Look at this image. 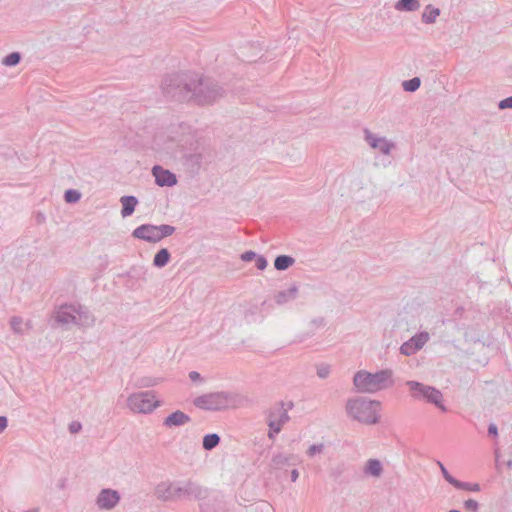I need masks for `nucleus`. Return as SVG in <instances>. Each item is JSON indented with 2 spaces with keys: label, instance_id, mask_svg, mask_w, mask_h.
<instances>
[{
  "label": "nucleus",
  "instance_id": "a878e982",
  "mask_svg": "<svg viewBox=\"0 0 512 512\" xmlns=\"http://www.w3.org/2000/svg\"><path fill=\"white\" fill-rule=\"evenodd\" d=\"M295 263V259L290 255H278L274 260V267L278 271L287 270Z\"/></svg>",
  "mask_w": 512,
  "mask_h": 512
},
{
  "label": "nucleus",
  "instance_id": "a211bd4d",
  "mask_svg": "<svg viewBox=\"0 0 512 512\" xmlns=\"http://www.w3.org/2000/svg\"><path fill=\"white\" fill-rule=\"evenodd\" d=\"M191 421V417L181 410H176L169 414L163 421V425L167 428L180 427Z\"/></svg>",
  "mask_w": 512,
  "mask_h": 512
},
{
  "label": "nucleus",
  "instance_id": "72a5a7b5",
  "mask_svg": "<svg viewBox=\"0 0 512 512\" xmlns=\"http://www.w3.org/2000/svg\"><path fill=\"white\" fill-rule=\"evenodd\" d=\"M440 470H441V473L444 477V479L449 483L451 484L452 486H454L456 483H457V480L455 477H453L449 472L448 470L446 469V467L443 465V463H441L440 461L437 462Z\"/></svg>",
  "mask_w": 512,
  "mask_h": 512
},
{
  "label": "nucleus",
  "instance_id": "4c0bfd02",
  "mask_svg": "<svg viewBox=\"0 0 512 512\" xmlns=\"http://www.w3.org/2000/svg\"><path fill=\"white\" fill-rule=\"evenodd\" d=\"M254 260L255 266L259 270H264L268 265L267 259L263 255L257 254V257H255Z\"/></svg>",
  "mask_w": 512,
  "mask_h": 512
},
{
  "label": "nucleus",
  "instance_id": "2eb2a0df",
  "mask_svg": "<svg viewBox=\"0 0 512 512\" xmlns=\"http://www.w3.org/2000/svg\"><path fill=\"white\" fill-rule=\"evenodd\" d=\"M365 140L373 149L379 150L382 154L388 155L391 152L393 144L388 142L384 137H378L368 129H364Z\"/></svg>",
  "mask_w": 512,
  "mask_h": 512
},
{
  "label": "nucleus",
  "instance_id": "423d86ee",
  "mask_svg": "<svg viewBox=\"0 0 512 512\" xmlns=\"http://www.w3.org/2000/svg\"><path fill=\"white\" fill-rule=\"evenodd\" d=\"M405 385L408 387L413 400L432 404L442 412H447L448 409L444 405L443 393L436 387L415 380H409Z\"/></svg>",
  "mask_w": 512,
  "mask_h": 512
},
{
  "label": "nucleus",
  "instance_id": "3c124183",
  "mask_svg": "<svg viewBox=\"0 0 512 512\" xmlns=\"http://www.w3.org/2000/svg\"><path fill=\"white\" fill-rule=\"evenodd\" d=\"M24 512H39V509L38 508H34V509H30V510H27V511H24Z\"/></svg>",
  "mask_w": 512,
  "mask_h": 512
},
{
  "label": "nucleus",
  "instance_id": "f8f14e48",
  "mask_svg": "<svg viewBox=\"0 0 512 512\" xmlns=\"http://www.w3.org/2000/svg\"><path fill=\"white\" fill-rule=\"evenodd\" d=\"M294 407L292 401L284 402L280 401L276 403L268 412V420L278 422L280 425H284L290 420L288 411Z\"/></svg>",
  "mask_w": 512,
  "mask_h": 512
},
{
  "label": "nucleus",
  "instance_id": "49530a36",
  "mask_svg": "<svg viewBox=\"0 0 512 512\" xmlns=\"http://www.w3.org/2000/svg\"><path fill=\"white\" fill-rule=\"evenodd\" d=\"M189 378L192 380V381H197V380H200L201 379V375L200 373H198L197 371H191L189 373Z\"/></svg>",
  "mask_w": 512,
  "mask_h": 512
},
{
  "label": "nucleus",
  "instance_id": "ddd939ff",
  "mask_svg": "<svg viewBox=\"0 0 512 512\" xmlns=\"http://www.w3.org/2000/svg\"><path fill=\"white\" fill-rule=\"evenodd\" d=\"M152 175L155 178V183L159 187H172L177 184L176 175L170 170L164 169L160 165L153 166Z\"/></svg>",
  "mask_w": 512,
  "mask_h": 512
},
{
  "label": "nucleus",
  "instance_id": "dca6fc26",
  "mask_svg": "<svg viewBox=\"0 0 512 512\" xmlns=\"http://www.w3.org/2000/svg\"><path fill=\"white\" fill-rule=\"evenodd\" d=\"M175 481H162L155 487V496L163 502H174L175 498Z\"/></svg>",
  "mask_w": 512,
  "mask_h": 512
},
{
  "label": "nucleus",
  "instance_id": "aec40b11",
  "mask_svg": "<svg viewBox=\"0 0 512 512\" xmlns=\"http://www.w3.org/2000/svg\"><path fill=\"white\" fill-rule=\"evenodd\" d=\"M297 294H298V287L296 285H293L286 290L279 291L275 295V302L278 305H283L285 303H288V302L294 300L297 297Z\"/></svg>",
  "mask_w": 512,
  "mask_h": 512
},
{
  "label": "nucleus",
  "instance_id": "4468645a",
  "mask_svg": "<svg viewBox=\"0 0 512 512\" xmlns=\"http://www.w3.org/2000/svg\"><path fill=\"white\" fill-rule=\"evenodd\" d=\"M77 304H63L55 311V321L60 325L74 324L76 322Z\"/></svg>",
  "mask_w": 512,
  "mask_h": 512
},
{
  "label": "nucleus",
  "instance_id": "09e8293b",
  "mask_svg": "<svg viewBox=\"0 0 512 512\" xmlns=\"http://www.w3.org/2000/svg\"><path fill=\"white\" fill-rule=\"evenodd\" d=\"M298 477H299V472H298V470H297V469H293V470L291 471V481H292V482H295V481L298 479Z\"/></svg>",
  "mask_w": 512,
  "mask_h": 512
},
{
  "label": "nucleus",
  "instance_id": "c756f323",
  "mask_svg": "<svg viewBox=\"0 0 512 512\" xmlns=\"http://www.w3.org/2000/svg\"><path fill=\"white\" fill-rule=\"evenodd\" d=\"M456 489L464 490V491H471V492H479L480 491V485L478 483H471V482H464L457 480V483L454 485Z\"/></svg>",
  "mask_w": 512,
  "mask_h": 512
},
{
  "label": "nucleus",
  "instance_id": "f3484780",
  "mask_svg": "<svg viewBox=\"0 0 512 512\" xmlns=\"http://www.w3.org/2000/svg\"><path fill=\"white\" fill-rule=\"evenodd\" d=\"M76 311L75 325L85 329L90 328L95 324L96 319L87 307L77 304Z\"/></svg>",
  "mask_w": 512,
  "mask_h": 512
},
{
  "label": "nucleus",
  "instance_id": "a19ab883",
  "mask_svg": "<svg viewBox=\"0 0 512 512\" xmlns=\"http://www.w3.org/2000/svg\"><path fill=\"white\" fill-rule=\"evenodd\" d=\"M255 257H257V253L252 250L245 251L240 255V259L243 262H250L254 260Z\"/></svg>",
  "mask_w": 512,
  "mask_h": 512
},
{
  "label": "nucleus",
  "instance_id": "2f4dec72",
  "mask_svg": "<svg viewBox=\"0 0 512 512\" xmlns=\"http://www.w3.org/2000/svg\"><path fill=\"white\" fill-rule=\"evenodd\" d=\"M80 198L81 193L76 189H68L64 193V200L69 204L78 202Z\"/></svg>",
  "mask_w": 512,
  "mask_h": 512
},
{
  "label": "nucleus",
  "instance_id": "58836bf2",
  "mask_svg": "<svg viewBox=\"0 0 512 512\" xmlns=\"http://www.w3.org/2000/svg\"><path fill=\"white\" fill-rule=\"evenodd\" d=\"M324 445L321 444H313L307 450V454L310 457L315 456L317 453H321L323 451Z\"/></svg>",
  "mask_w": 512,
  "mask_h": 512
},
{
  "label": "nucleus",
  "instance_id": "1a4fd4ad",
  "mask_svg": "<svg viewBox=\"0 0 512 512\" xmlns=\"http://www.w3.org/2000/svg\"><path fill=\"white\" fill-rule=\"evenodd\" d=\"M175 498L176 501L184 499L203 500L207 497L208 490L203 488L194 481H175Z\"/></svg>",
  "mask_w": 512,
  "mask_h": 512
},
{
  "label": "nucleus",
  "instance_id": "de8ad7c7",
  "mask_svg": "<svg viewBox=\"0 0 512 512\" xmlns=\"http://www.w3.org/2000/svg\"><path fill=\"white\" fill-rule=\"evenodd\" d=\"M201 512H213L206 502L200 504Z\"/></svg>",
  "mask_w": 512,
  "mask_h": 512
},
{
  "label": "nucleus",
  "instance_id": "6ab92c4d",
  "mask_svg": "<svg viewBox=\"0 0 512 512\" xmlns=\"http://www.w3.org/2000/svg\"><path fill=\"white\" fill-rule=\"evenodd\" d=\"M122 204L121 216L123 218L131 216L138 204V199L133 195H124L120 198Z\"/></svg>",
  "mask_w": 512,
  "mask_h": 512
},
{
  "label": "nucleus",
  "instance_id": "f704fd0d",
  "mask_svg": "<svg viewBox=\"0 0 512 512\" xmlns=\"http://www.w3.org/2000/svg\"><path fill=\"white\" fill-rule=\"evenodd\" d=\"M330 374V366L328 364H319L317 365V375L321 379H325Z\"/></svg>",
  "mask_w": 512,
  "mask_h": 512
},
{
  "label": "nucleus",
  "instance_id": "bb28decb",
  "mask_svg": "<svg viewBox=\"0 0 512 512\" xmlns=\"http://www.w3.org/2000/svg\"><path fill=\"white\" fill-rule=\"evenodd\" d=\"M219 443H220V436L216 433H210V434H206L203 437L202 445L205 450L210 451V450L214 449L216 446H218Z\"/></svg>",
  "mask_w": 512,
  "mask_h": 512
},
{
  "label": "nucleus",
  "instance_id": "c85d7f7f",
  "mask_svg": "<svg viewBox=\"0 0 512 512\" xmlns=\"http://www.w3.org/2000/svg\"><path fill=\"white\" fill-rule=\"evenodd\" d=\"M20 61L21 54L19 52H11L3 58L2 64L7 67H13L19 64Z\"/></svg>",
  "mask_w": 512,
  "mask_h": 512
},
{
  "label": "nucleus",
  "instance_id": "9b49d317",
  "mask_svg": "<svg viewBox=\"0 0 512 512\" xmlns=\"http://www.w3.org/2000/svg\"><path fill=\"white\" fill-rule=\"evenodd\" d=\"M120 499L121 497L117 490L104 488L96 498V505L99 509L111 510L118 505Z\"/></svg>",
  "mask_w": 512,
  "mask_h": 512
},
{
  "label": "nucleus",
  "instance_id": "4be33fe9",
  "mask_svg": "<svg viewBox=\"0 0 512 512\" xmlns=\"http://www.w3.org/2000/svg\"><path fill=\"white\" fill-rule=\"evenodd\" d=\"M441 11L439 8L433 6L432 4H428L425 6L423 13L421 15V21L424 24H433L436 22L437 17L440 15Z\"/></svg>",
  "mask_w": 512,
  "mask_h": 512
},
{
  "label": "nucleus",
  "instance_id": "79ce46f5",
  "mask_svg": "<svg viewBox=\"0 0 512 512\" xmlns=\"http://www.w3.org/2000/svg\"><path fill=\"white\" fill-rule=\"evenodd\" d=\"M82 428V425L80 422H76V421H73L70 425H69V431L71 433H78Z\"/></svg>",
  "mask_w": 512,
  "mask_h": 512
},
{
  "label": "nucleus",
  "instance_id": "f03ea898",
  "mask_svg": "<svg viewBox=\"0 0 512 512\" xmlns=\"http://www.w3.org/2000/svg\"><path fill=\"white\" fill-rule=\"evenodd\" d=\"M162 90L168 98L199 105L213 103L224 94V89L214 80L189 71L168 75L163 80Z\"/></svg>",
  "mask_w": 512,
  "mask_h": 512
},
{
  "label": "nucleus",
  "instance_id": "8fccbe9b",
  "mask_svg": "<svg viewBox=\"0 0 512 512\" xmlns=\"http://www.w3.org/2000/svg\"><path fill=\"white\" fill-rule=\"evenodd\" d=\"M313 323L317 324V325H322L323 324V319H319V320H313Z\"/></svg>",
  "mask_w": 512,
  "mask_h": 512
},
{
  "label": "nucleus",
  "instance_id": "ea45409f",
  "mask_svg": "<svg viewBox=\"0 0 512 512\" xmlns=\"http://www.w3.org/2000/svg\"><path fill=\"white\" fill-rule=\"evenodd\" d=\"M498 108L500 110L512 109V95L500 100L498 103Z\"/></svg>",
  "mask_w": 512,
  "mask_h": 512
},
{
  "label": "nucleus",
  "instance_id": "b1692460",
  "mask_svg": "<svg viewBox=\"0 0 512 512\" xmlns=\"http://www.w3.org/2000/svg\"><path fill=\"white\" fill-rule=\"evenodd\" d=\"M394 7L397 11L414 12L419 9L420 2L418 0H398Z\"/></svg>",
  "mask_w": 512,
  "mask_h": 512
},
{
  "label": "nucleus",
  "instance_id": "7ed1b4c3",
  "mask_svg": "<svg viewBox=\"0 0 512 512\" xmlns=\"http://www.w3.org/2000/svg\"><path fill=\"white\" fill-rule=\"evenodd\" d=\"M353 384L360 393H376L394 385L393 371L382 369L375 373L359 370L354 374Z\"/></svg>",
  "mask_w": 512,
  "mask_h": 512
},
{
  "label": "nucleus",
  "instance_id": "f257e3e1",
  "mask_svg": "<svg viewBox=\"0 0 512 512\" xmlns=\"http://www.w3.org/2000/svg\"><path fill=\"white\" fill-rule=\"evenodd\" d=\"M162 90L168 98L199 105L213 103L224 94V89L214 80L189 71L168 75L163 80Z\"/></svg>",
  "mask_w": 512,
  "mask_h": 512
},
{
  "label": "nucleus",
  "instance_id": "5701e85b",
  "mask_svg": "<svg viewBox=\"0 0 512 512\" xmlns=\"http://www.w3.org/2000/svg\"><path fill=\"white\" fill-rule=\"evenodd\" d=\"M383 472L382 463L378 459H369L366 462L364 473L369 476L379 477Z\"/></svg>",
  "mask_w": 512,
  "mask_h": 512
},
{
  "label": "nucleus",
  "instance_id": "39448f33",
  "mask_svg": "<svg viewBox=\"0 0 512 512\" xmlns=\"http://www.w3.org/2000/svg\"><path fill=\"white\" fill-rule=\"evenodd\" d=\"M244 397L236 392L217 391L198 396L194 399V405L202 410L219 411L242 404Z\"/></svg>",
  "mask_w": 512,
  "mask_h": 512
},
{
  "label": "nucleus",
  "instance_id": "37998d69",
  "mask_svg": "<svg viewBox=\"0 0 512 512\" xmlns=\"http://www.w3.org/2000/svg\"><path fill=\"white\" fill-rule=\"evenodd\" d=\"M488 435L489 436H493V437H497L498 436V428H497L496 424H494V423L489 424V426H488Z\"/></svg>",
  "mask_w": 512,
  "mask_h": 512
},
{
  "label": "nucleus",
  "instance_id": "6e6552de",
  "mask_svg": "<svg viewBox=\"0 0 512 512\" xmlns=\"http://www.w3.org/2000/svg\"><path fill=\"white\" fill-rule=\"evenodd\" d=\"M127 405L134 413L148 414L160 406L151 391H144L131 394L127 399Z\"/></svg>",
  "mask_w": 512,
  "mask_h": 512
},
{
  "label": "nucleus",
  "instance_id": "cd10ccee",
  "mask_svg": "<svg viewBox=\"0 0 512 512\" xmlns=\"http://www.w3.org/2000/svg\"><path fill=\"white\" fill-rule=\"evenodd\" d=\"M129 277L137 280H146L147 268L144 266H132L128 272Z\"/></svg>",
  "mask_w": 512,
  "mask_h": 512
},
{
  "label": "nucleus",
  "instance_id": "864d4df0",
  "mask_svg": "<svg viewBox=\"0 0 512 512\" xmlns=\"http://www.w3.org/2000/svg\"><path fill=\"white\" fill-rule=\"evenodd\" d=\"M449 512H461V511L456 510V509H452V510H450Z\"/></svg>",
  "mask_w": 512,
  "mask_h": 512
},
{
  "label": "nucleus",
  "instance_id": "20e7f679",
  "mask_svg": "<svg viewBox=\"0 0 512 512\" xmlns=\"http://www.w3.org/2000/svg\"><path fill=\"white\" fill-rule=\"evenodd\" d=\"M380 402L365 397H354L346 403L347 415L362 424L372 425L380 420Z\"/></svg>",
  "mask_w": 512,
  "mask_h": 512
},
{
  "label": "nucleus",
  "instance_id": "a18cd8bd",
  "mask_svg": "<svg viewBox=\"0 0 512 512\" xmlns=\"http://www.w3.org/2000/svg\"><path fill=\"white\" fill-rule=\"evenodd\" d=\"M155 384H156V382L151 379H142V381H141L142 387H150V386H154Z\"/></svg>",
  "mask_w": 512,
  "mask_h": 512
},
{
  "label": "nucleus",
  "instance_id": "9d476101",
  "mask_svg": "<svg viewBox=\"0 0 512 512\" xmlns=\"http://www.w3.org/2000/svg\"><path fill=\"white\" fill-rule=\"evenodd\" d=\"M428 340L429 334L427 332H419L400 346V353L405 356L414 355L423 348Z\"/></svg>",
  "mask_w": 512,
  "mask_h": 512
},
{
  "label": "nucleus",
  "instance_id": "7c9ffc66",
  "mask_svg": "<svg viewBox=\"0 0 512 512\" xmlns=\"http://www.w3.org/2000/svg\"><path fill=\"white\" fill-rule=\"evenodd\" d=\"M421 85V80L419 77H413L409 80H406L402 83L403 89L407 92H415L419 89Z\"/></svg>",
  "mask_w": 512,
  "mask_h": 512
},
{
  "label": "nucleus",
  "instance_id": "c03bdc74",
  "mask_svg": "<svg viewBox=\"0 0 512 512\" xmlns=\"http://www.w3.org/2000/svg\"><path fill=\"white\" fill-rule=\"evenodd\" d=\"M8 419L6 416H0V434L7 428Z\"/></svg>",
  "mask_w": 512,
  "mask_h": 512
},
{
  "label": "nucleus",
  "instance_id": "393cba45",
  "mask_svg": "<svg viewBox=\"0 0 512 512\" xmlns=\"http://www.w3.org/2000/svg\"><path fill=\"white\" fill-rule=\"evenodd\" d=\"M171 258V254L167 248H161L153 258V265L157 268L166 266Z\"/></svg>",
  "mask_w": 512,
  "mask_h": 512
},
{
  "label": "nucleus",
  "instance_id": "0eeeda50",
  "mask_svg": "<svg viewBox=\"0 0 512 512\" xmlns=\"http://www.w3.org/2000/svg\"><path fill=\"white\" fill-rule=\"evenodd\" d=\"M174 231L175 227L168 224H161L158 226L142 224L133 230L132 236L149 243H157L163 238L172 235Z\"/></svg>",
  "mask_w": 512,
  "mask_h": 512
},
{
  "label": "nucleus",
  "instance_id": "5fc2aeb1",
  "mask_svg": "<svg viewBox=\"0 0 512 512\" xmlns=\"http://www.w3.org/2000/svg\"><path fill=\"white\" fill-rule=\"evenodd\" d=\"M507 465H508L509 467H511V466H512V461H509V462L507 463Z\"/></svg>",
  "mask_w": 512,
  "mask_h": 512
},
{
  "label": "nucleus",
  "instance_id": "473e14b6",
  "mask_svg": "<svg viewBox=\"0 0 512 512\" xmlns=\"http://www.w3.org/2000/svg\"><path fill=\"white\" fill-rule=\"evenodd\" d=\"M267 424L269 427L268 437L270 439H274L276 435L280 433L283 426L280 425L278 422H273L271 420H267Z\"/></svg>",
  "mask_w": 512,
  "mask_h": 512
},
{
  "label": "nucleus",
  "instance_id": "c9c22d12",
  "mask_svg": "<svg viewBox=\"0 0 512 512\" xmlns=\"http://www.w3.org/2000/svg\"><path fill=\"white\" fill-rule=\"evenodd\" d=\"M463 506L467 512H478L479 510V503L474 499L464 501Z\"/></svg>",
  "mask_w": 512,
  "mask_h": 512
},
{
  "label": "nucleus",
  "instance_id": "412c9836",
  "mask_svg": "<svg viewBox=\"0 0 512 512\" xmlns=\"http://www.w3.org/2000/svg\"><path fill=\"white\" fill-rule=\"evenodd\" d=\"M295 459V457L292 454H283L278 453L273 455L271 459L270 466L273 469H282L286 465L292 464V461Z\"/></svg>",
  "mask_w": 512,
  "mask_h": 512
},
{
  "label": "nucleus",
  "instance_id": "e433bc0d",
  "mask_svg": "<svg viewBox=\"0 0 512 512\" xmlns=\"http://www.w3.org/2000/svg\"><path fill=\"white\" fill-rule=\"evenodd\" d=\"M22 324H23V320L21 317L14 316L10 320V325L14 332L19 333L21 331Z\"/></svg>",
  "mask_w": 512,
  "mask_h": 512
},
{
  "label": "nucleus",
  "instance_id": "603ef678",
  "mask_svg": "<svg viewBox=\"0 0 512 512\" xmlns=\"http://www.w3.org/2000/svg\"><path fill=\"white\" fill-rule=\"evenodd\" d=\"M64 486H65V480H63V481L59 484V488H61V489H62V488H64Z\"/></svg>",
  "mask_w": 512,
  "mask_h": 512
}]
</instances>
